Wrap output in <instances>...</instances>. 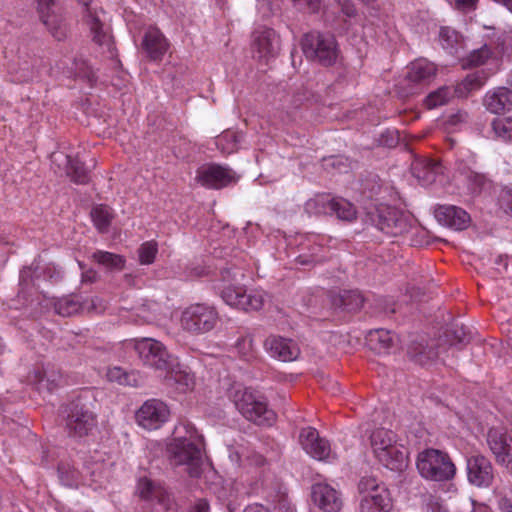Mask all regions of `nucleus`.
<instances>
[{"label":"nucleus","mask_w":512,"mask_h":512,"mask_svg":"<svg viewBox=\"0 0 512 512\" xmlns=\"http://www.w3.org/2000/svg\"><path fill=\"white\" fill-rule=\"evenodd\" d=\"M202 436L190 426L188 421H181L174 430V442L170 445L172 461L175 465L185 466L192 477H198L202 471Z\"/></svg>","instance_id":"1"},{"label":"nucleus","mask_w":512,"mask_h":512,"mask_svg":"<svg viewBox=\"0 0 512 512\" xmlns=\"http://www.w3.org/2000/svg\"><path fill=\"white\" fill-rule=\"evenodd\" d=\"M244 274L239 269L226 268L221 272L222 285L219 287L223 301L243 311H258L266 301V293L260 289L247 290L239 284Z\"/></svg>","instance_id":"2"},{"label":"nucleus","mask_w":512,"mask_h":512,"mask_svg":"<svg viewBox=\"0 0 512 512\" xmlns=\"http://www.w3.org/2000/svg\"><path fill=\"white\" fill-rule=\"evenodd\" d=\"M371 447L378 461L391 471L400 472L407 467L409 451L393 431L375 429L371 434Z\"/></svg>","instance_id":"3"},{"label":"nucleus","mask_w":512,"mask_h":512,"mask_svg":"<svg viewBox=\"0 0 512 512\" xmlns=\"http://www.w3.org/2000/svg\"><path fill=\"white\" fill-rule=\"evenodd\" d=\"M359 512H392L394 503L386 484L374 476L362 477L357 486Z\"/></svg>","instance_id":"4"},{"label":"nucleus","mask_w":512,"mask_h":512,"mask_svg":"<svg viewBox=\"0 0 512 512\" xmlns=\"http://www.w3.org/2000/svg\"><path fill=\"white\" fill-rule=\"evenodd\" d=\"M416 466L423 478L432 481L450 480L456 472L455 465L449 457L437 449H426L420 452Z\"/></svg>","instance_id":"5"},{"label":"nucleus","mask_w":512,"mask_h":512,"mask_svg":"<svg viewBox=\"0 0 512 512\" xmlns=\"http://www.w3.org/2000/svg\"><path fill=\"white\" fill-rule=\"evenodd\" d=\"M227 395L236 410L243 416H263L270 412L267 398L258 390L234 382L227 388Z\"/></svg>","instance_id":"6"},{"label":"nucleus","mask_w":512,"mask_h":512,"mask_svg":"<svg viewBox=\"0 0 512 512\" xmlns=\"http://www.w3.org/2000/svg\"><path fill=\"white\" fill-rule=\"evenodd\" d=\"M130 343L145 365L162 371H169L174 366L173 356L160 341L140 338L131 340Z\"/></svg>","instance_id":"7"},{"label":"nucleus","mask_w":512,"mask_h":512,"mask_svg":"<svg viewBox=\"0 0 512 512\" xmlns=\"http://www.w3.org/2000/svg\"><path fill=\"white\" fill-rule=\"evenodd\" d=\"M181 326L184 330L202 334L211 331L218 322V313L213 307L195 304L182 312Z\"/></svg>","instance_id":"8"},{"label":"nucleus","mask_w":512,"mask_h":512,"mask_svg":"<svg viewBox=\"0 0 512 512\" xmlns=\"http://www.w3.org/2000/svg\"><path fill=\"white\" fill-rule=\"evenodd\" d=\"M303 51L307 57L326 66L332 65L337 58L336 42L329 34L306 35L303 40Z\"/></svg>","instance_id":"9"},{"label":"nucleus","mask_w":512,"mask_h":512,"mask_svg":"<svg viewBox=\"0 0 512 512\" xmlns=\"http://www.w3.org/2000/svg\"><path fill=\"white\" fill-rule=\"evenodd\" d=\"M280 48V37L274 29L262 26L253 31L251 35L253 58L268 62L279 54Z\"/></svg>","instance_id":"10"},{"label":"nucleus","mask_w":512,"mask_h":512,"mask_svg":"<svg viewBox=\"0 0 512 512\" xmlns=\"http://www.w3.org/2000/svg\"><path fill=\"white\" fill-rule=\"evenodd\" d=\"M79 3L85 8L83 19L88 27L92 40L100 45L111 47V36L109 27L105 23V13L97 6H92L91 0H79Z\"/></svg>","instance_id":"11"},{"label":"nucleus","mask_w":512,"mask_h":512,"mask_svg":"<svg viewBox=\"0 0 512 512\" xmlns=\"http://www.w3.org/2000/svg\"><path fill=\"white\" fill-rule=\"evenodd\" d=\"M299 441L305 452L316 460L331 461L335 458L328 441L321 438L315 428H303Z\"/></svg>","instance_id":"12"},{"label":"nucleus","mask_w":512,"mask_h":512,"mask_svg":"<svg viewBox=\"0 0 512 512\" xmlns=\"http://www.w3.org/2000/svg\"><path fill=\"white\" fill-rule=\"evenodd\" d=\"M487 442L497 463L512 473L511 438L502 428H491L488 432Z\"/></svg>","instance_id":"13"},{"label":"nucleus","mask_w":512,"mask_h":512,"mask_svg":"<svg viewBox=\"0 0 512 512\" xmlns=\"http://www.w3.org/2000/svg\"><path fill=\"white\" fill-rule=\"evenodd\" d=\"M196 180L202 186L218 189L235 182L237 176L227 167L211 164L198 169Z\"/></svg>","instance_id":"14"},{"label":"nucleus","mask_w":512,"mask_h":512,"mask_svg":"<svg viewBox=\"0 0 512 512\" xmlns=\"http://www.w3.org/2000/svg\"><path fill=\"white\" fill-rule=\"evenodd\" d=\"M28 381L40 392H53L65 384L62 373L51 365L35 367L29 373Z\"/></svg>","instance_id":"15"},{"label":"nucleus","mask_w":512,"mask_h":512,"mask_svg":"<svg viewBox=\"0 0 512 512\" xmlns=\"http://www.w3.org/2000/svg\"><path fill=\"white\" fill-rule=\"evenodd\" d=\"M311 498L324 512H339L342 508L340 492L326 482H316L312 485Z\"/></svg>","instance_id":"16"},{"label":"nucleus","mask_w":512,"mask_h":512,"mask_svg":"<svg viewBox=\"0 0 512 512\" xmlns=\"http://www.w3.org/2000/svg\"><path fill=\"white\" fill-rule=\"evenodd\" d=\"M264 349L270 357L283 362L294 361L300 355V348L294 340L277 335L266 338Z\"/></svg>","instance_id":"17"},{"label":"nucleus","mask_w":512,"mask_h":512,"mask_svg":"<svg viewBox=\"0 0 512 512\" xmlns=\"http://www.w3.org/2000/svg\"><path fill=\"white\" fill-rule=\"evenodd\" d=\"M377 217V227L388 235L398 236L408 230L407 217L396 208L382 206Z\"/></svg>","instance_id":"18"},{"label":"nucleus","mask_w":512,"mask_h":512,"mask_svg":"<svg viewBox=\"0 0 512 512\" xmlns=\"http://www.w3.org/2000/svg\"><path fill=\"white\" fill-rule=\"evenodd\" d=\"M468 480L478 487H488L494 478L491 462L481 455H475L467 460Z\"/></svg>","instance_id":"19"},{"label":"nucleus","mask_w":512,"mask_h":512,"mask_svg":"<svg viewBox=\"0 0 512 512\" xmlns=\"http://www.w3.org/2000/svg\"><path fill=\"white\" fill-rule=\"evenodd\" d=\"M105 308L103 302L98 297H92L81 303L78 297L69 296L59 299L55 303V311L61 316H71L79 311H95L101 312Z\"/></svg>","instance_id":"20"},{"label":"nucleus","mask_w":512,"mask_h":512,"mask_svg":"<svg viewBox=\"0 0 512 512\" xmlns=\"http://www.w3.org/2000/svg\"><path fill=\"white\" fill-rule=\"evenodd\" d=\"M142 48L149 59L160 61L169 49V42L158 28L150 27L143 37Z\"/></svg>","instance_id":"21"},{"label":"nucleus","mask_w":512,"mask_h":512,"mask_svg":"<svg viewBox=\"0 0 512 512\" xmlns=\"http://www.w3.org/2000/svg\"><path fill=\"white\" fill-rule=\"evenodd\" d=\"M436 219L445 226L455 230H463L470 223V216L460 207L442 205L435 209Z\"/></svg>","instance_id":"22"},{"label":"nucleus","mask_w":512,"mask_h":512,"mask_svg":"<svg viewBox=\"0 0 512 512\" xmlns=\"http://www.w3.org/2000/svg\"><path fill=\"white\" fill-rule=\"evenodd\" d=\"M502 51L492 50L488 45L473 50L464 60V67L491 66L492 73L499 69V59Z\"/></svg>","instance_id":"23"},{"label":"nucleus","mask_w":512,"mask_h":512,"mask_svg":"<svg viewBox=\"0 0 512 512\" xmlns=\"http://www.w3.org/2000/svg\"><path fill=\"white\" fill-rule=\"evenodd\" d=\"M484 106L494 114L510 111L512 109V91L505 87H499L486 93Z\"/></svg>","instance_id":"24"},{"label":"nucleus","mask_w":512,"mask_h":512,"mask_svg":"<svg viewBox=\"0 0 512 512\" xmlns=\"http://www.w3.org/2000/svg\"><path fill=\"white\" fill-rule=\"evenodd\" d=\"M39 14L44 25L54 37L60 39L64 33L61 31L62 18L57 13L53 0H38Z\"/></svg>","instance_id":"25"},{"label":"nucleus","mask_w":512,"mask_h":512,"mask_svg":"<svg viewBox=\"0 0 512 512\" xmlns=\"http://www.w3.org/2000/svg\"><path fill=\"white\" fill-rule=\"evenodd\" d=\"M412 173L422 185H430L442 175L443 168L434 160H416L412 164Z\"/></svg>","instance_id":"26"},{"label":"nucleus","mask_w":512,"mask_h":512,"mask_svg":"<svg viewBox=\"0 0 512 512\" xmlns=\"http://www.w3.org/2000/svg\"><path fill=\"white\" fill-rule=\"evenodd\" d=\"M368 345L372 350L378 353L388 352L398 345L397 335L385 329H376L370 331L367 336Z\"/></svg>","instance_id":"27"},{"label":"nucleus","mask_w":512,"mask_h":512,"mask_svg":"<svg viewBox=\"0 0 512 512\" xmlns=\"http://www.w3.org/2000/svg\"><path fill=\"white\" fill-rule=\"evenodd\" d=\"M52 157L55 162L65 160L66 173L73 182L84 184L88 181L89 177L87 169L79 159H72L70 156L64 155L63 153H54Z\"/></svg>","instance_id":"28"},{"label":"nucleus","mask_w":512,"mask_h":512,"mask_svg":"<svg viewBox=\"0 0 512 512\" xmlns=\"http://www.w3.org/2000/svg\"><path fill=\"white\" fill-rule=\"evenodd\" d=\"M94 397L90 391L79 395L75 400L65 406L67 416H91L94 414Z\"/></svg>","instance_id":"29"},{"label":"nucleus","mask_w":512,"mask_h":512,"mask_svg":"<svg viewBox=\"0 0 512 512\" xmlns=\"http://www.w3.org/2000/svg\"><path fill=\"white\" fill-rule=\"evenodd\" d=\"M436 73V67L426 59H418L410 64L407 79L413 83H422L431 79Z\"/></svg>","instance_id":"30"},{"label":"nucleus","mask_w":512,"mask_h":512,"mask_svg":"<svg viewBox=\"0 0 512 512\" xmlns=\"http://www.w3.org/2000/svg\"><path fill=\"white\" fill-rule=\"evenodd\" d=\"M489 75L490 74H487L484 71H477L468 74L465 79L455 87V95L458 97H466L471 91L480 89L486 82Z\"/></svg>","instance_id":"31"},{"label":"nucleus","mask_w":512,"mask_h":512,"mask_svg":"<svg viewBox=\"0 0 512 512\" xmlns=\"http://www.w3.org/2000/svg\"><path fill=\"white\" fill-rule=\"evenodd\" d=\"M408 355L420 365H426L438 357L434 344L412 343L408 348Z\"/></svg>","instance_id":"32"},{"label":"nucleus","mask_w":512,"mask_h":512,"mask_svg":"<svg viewBox=\"0 0 512 512\" xmlns=\"http://www.w3.org/2000/svg\"><path fill=\"white\" fill-rule=\"evenodd\" d=\"M133 411H135L136 416H167L172 413L169 405L165 401L156 398L146 400Z\"/></svg>","instance_id":"33"},{"label":"nucleus","mask_w":512,"mask_h":512,"mask_svg":"<svg viewBox=\"0 0 512 512\" xmlns=\"http://www.w3.org/2000/svg\"><path fill=\"white\" fill-rule=\"evenodd\" d=\"M163 488L155 485L148 478H140L136 487V494L145 501H162Z\"/></svg>","instance_id":"34"},{"label":"nucleus","mask_w":512,"mask_h":512,"mask_svg":"<svg viewBox=\"0 0 512 512\" xmlns=\"http://www.w3.org/2000/svg\"><path fill=\"white\" fill-rule=\"evenodd\" d=\"M458 170L466 182L468 191L472 194L479 193L487 184V179L483 174L468 167H459Z\"/></svg>","instance_id":"35"},{"label":"nucleus","mask_w":512,"mask_h":512,"mask_svg":"<svg viewBox=\"0 0 512 512\" xmlns=\"http://www.w3.org/2000/svg\"><path fill=\"white\" fill-rule=\"evenodd\" d=\"M241 139V133L227 130L216 138L215 143L223 154H231L237 151Z\"/></svg>","instance_id":"36"},{"label":"nucleus","mask_w":512,"mask_h":512,"mask_svg":"<svg viewBox=\"0 0 512 512\" xmlns=\"http://www.w3.org/2000/svg\"><path fill=\"white\" fill-rule=\"evenodd\" d=\"M114 215L110 207L107 205H96L91 210V218L98 231L106 232Z\"/></svg>","instance_id":"37"},{"label":"nucleus","mask_w":512,"mask_h":512,"mask_svg":"<svg viewBox=\"0 0 512 512\" xmlns=\"http://www.w3.org/2000/svg\"><path fill=\"white\" fill-rule=\"evenodd\" d=\"M335 198L329 195H317L315 198L306 202V210L313 214H333V204Z\"/></svg>","instance_id":"38"},{"label":"nucleus","mask_w":512,"mask_h":512,"mask_svg":"<svg viewBox=\"0 0 512 512\" xmlns=\"http://www.w3.org/2000/svg\"><path fill=\"white\" fill-rule=\"evenodd\" d=\"M106 377L108 381L115 382L124 386H136L137 385V375L134 372H127L123 370L121 367L114 366L108 368L106 372Z\"/></svg>","instance_id":"39"},{"label":"nucleus","mask_w":512,"mask_h":512,"mask_svg":"<svg viewBox=\"0 0 512 512\" xmlns=\"http://www.w3.org/2000/svg\"><path fill=\"white\" fill-rule=\"evenodd\" d=\"M439 39L444 49L448 50L450 53H458L462 44V39L457 31L448 27L441 28Z\"/></svg>","instance_id":"40"},{"label":"nucleus","mask_w":512,"mask_h":512,"mask_svg":"<svg viewBox=\"0 0 512 512\" xmlns=\"http://www.w3.org/2000/svg\"><path fill=\"white\" fill-rule=\"evenodd\" d=\"M170 378L174 381L176 389L181 392H186L194 387V377L187 371L174 369L173 367L167 371Z\"/></svg>","instance_id":"41"},{"label":"nucleus","mask_w":512,"mask_h":512,"mask_svg":"<svg viewBox=\"0 0 512 512\" xmlns=\"http://www.w3.org/2000/svg\"><path fill=\"white\" fill-rule=\"evenodd\" d=\"M455 95L449 87H441L434 92H431L425 99V105L429 109L437 108L438 106L446 104Z\"/></svg>","instance_id":"42"},{"label":"nucleus","mask_w":512,"mask_h":512,"mask_svg":"<svg viewBox=\"0 0 512 512\" xmlns=\"http://www.w3.org/2000/svg\"><path fill=\"white\" fill-rule=\"evenodd\" d=\"M340 220L353 221L356 218V209L349 201L343 198H335L333 204V214Z\"/></svg>","instance_id":"43"},{"label":"nucleus","mask_w":512,"mask_h":512,"mask_svg":"<svg viewBox=\"0 0 512 512\" xmlns=\"http://www.w3.org/2000/svg\"><path fill=\"white\" fill-rule=\"evenodd\" d=\"M492 130L496 138L512 141V117L495 119L492 122Z\"/></svg>","instance_id":"44"},{"label":"nucleus","mask_w":512,"mask_h":512,"mask_svg":"<svg viewBox=\"0 0 512 512\" xmlns=\"http://www.w3.org/2000/svg\"><path fill=\"white\" fill-rule=\"evenodd\" d=\"M92 257L97 263L107 268L122 269L124 266V259L120 255L110 252L97 251Z\"/></svg>","instance_id":"45"},{"label":"nucleus","mask_w":512,"mask_h":512,"mask_svg":"<svg viewBox=\"0 0 512 512\" xmlns=\"http://www.w3.org/2000/svg\"><path fill=\"white\" fill-rule=\"evenodd\" d=\"M158 253V245L155 241H146L138 249V259L142 265H150L154 262Z\"/></svg>","instance_id":"46"},{"label":"nucleus","mask_w":512,"mask_h":512,"mask_svg":"<svg viewBox=\"0 0 512 512\" xmlns=\"http://www.w3.org/2000/svg\"><path fill=\"white\" fill-rule=\"evenodd\" d=\"M468 121V114L465 111L458 110L455 113H452L447 116L445 120V128L447 131L451 132L458 128H460L462 125L466 124Z\"/></svg>","instance_id":"47"},{"label":"nucleus","mask_w":512,"mask_h":512,"mask_svg":"<svg viewBox=\"0 0 512 512\" xmlns=\"http://www.w3.org/2000/svg\"><path fill=\"white\" fill-rule=\"evenodd\" d=\"M67 427L70 430L71 435L83 436L87 434L89 430L88 420L90 418H67Z\"/></svg>","instance_id":"48"},{"label":"nucleus","mask_w":512,"mask_h":512,"mask_svg":"<svg viewBox=\"0 0 512 512\" xmlns=\"http://www.w3.org/2000/svg\"><path fill=\"white\" fill-rule=\"evenodd\" d=\"M236 348L243 357H250L254 350L253 338L250 335L239 338L236 343Z\"/></svg>","instance_id":"49"},{"label":"nucleus","mask_w":512,"mask_h":512,"mask_svg":"<svg viewBox=\"0 0 512 512\" xmlns=\"http://www.w3.org/2000/svg\"><path fill=\"white\" fill-rule=\"evenodd\" d=\"M166 418H135L137 425L147 431L160 428Z\"/></svg>","instance_id":"50"},{"label":"nucleus","mask_w":512,"mask_h":512,"mask_svg":"<svg viewBox=\"0 0 512 512\" xmlns=\"http://www.w3.org/2000/svg\"><path fill=\"white\" fill-rule=\"evenodd\" d=\"M499 205L506 212L512 215V188L505 187L499 194Z\"/></svg>","instance_id":"51"},{"label":"nucleus","mask_w":512,"mask_h":512,"mask_svg":"<svg viewBox=\"0 0 512 512\" xmlns=\"http://www.w3.org/2000/svg\"><path fill=\"white\" fill-rule=\"evenodd\" d=\"M478 0H455L454 6L456 9L467 12L475 9Z\"/></svg>","instance_id":"52"},{"label":"nucleus","mask_w":512,"mask_h":512,"mask_svg":"<svg viewBox=\"0 0 512 512\" xmlns=\"http://www.w3.org/2000/svg\"><path fill=\"white\" fill-rule=\"evenodd\" d=\"M338 5L341 7L342 12L351 17L355 14V8L351 0H335Z\"/></svg>","instance_id":"53"},{"label":"nucleus","mask_w":512,"mask_h":512,"mask_svg":"<svg viewBox=\"0 0 512 512\" xmlns=\"http://www.w3.org/2000/svg\"><path fill=\"white\" fill-rule=\"evenodd\" d=\"M295 4L299 6H307L311 11H315L318 9L320 0H292Z\"/></svg>","instance_id":"54"},{"label":"nucleus","mask_w":512,"mask_h":512,"mask_svg":"<svg viewBox=\"0 0 512 512\" xmlns=\"http://www.w3.org/2000/svg\"><path fill=\"white\" fill-rule=\"evenodd\" d=\"M142 310H143V309H139V312H137L136 314L131 315V317H129V319H128V320H130V321H132V322H134V323H136V324H142V323L148 322V321H149V319H148V318H146V317H144V316H142V315L140 314V312H141Z\"/></svg>","instance_id":"55"},{"label":"nucleus","mask_w":512,"mask_h":512,"mask_svg":"<svg viewBox=\"0 0 512 512\" xmlns=\"http://www.w3.org/2000/svg\"><path fill=\"white\" fill-rule=\"evenodd\" d=\"M499 507L501 512H512V502L509 499H502Z\"/></svg>","instance_id":"56"},{"label":"nucleus","mask_w":512,"mask_h":512,"mask_svg":"<svg viewBox=\"0 0 512 512\" xmlns=\"http://www.w3.org/2000/svg\"><path fill=\"white\" fill-rule=\"evenodd\" d=\"M244 512H269L265 507L261 505H249L245 508Z\"/></svg>","instance_id":"57"},{"label":"nucleus","mask_w":512,"mask_h":512,"mask_svg":"<svg viewBox=\"0 0 512 512\" xmlns=\"http://www.w3.org/2000/svg\"><path fill=\"white\" fill-rule=\"evenodd\" d=\"M194 512H208V505L205 501H200L195 506Z\"/></svg>","instance_id":"58"},{"label":"nucleus","mask_w":512,"mask_h":512,"mask_svg":"<svg viewBox=\"0 0 512 512\" xmlns=\"http://www.w3.org/2000/svg\"><path fill=\"white\" fill-rule=\"evenodd\" d=\"M338 383L335 382V381H328L327 383V386H326V389L331 391L332 393H336L337 391H339V387H338Z\"/></svg>","instance_id":"59"},{"label":"nucleus","mask_w":512,"mask_h":512,"mask_svg":"<svg viewBox=\"0 0 512 512\" xmlns=\"http://www.w3.org/2000/svg\"><path fill=\"white\" fill-rule=\"evenodd\" d=\"M31 271H32V267L28 268V269H24L22 272H21V281L22 282H25L27 280L28 277L31 276Z\"/></svg>","instance_id":"60"},{"label":"nucleus","mask_w":512,"mask_h":512,"mask_svg":"<svg viewBox=\"0 0 512 512\" xmlns=\"http://www.w3.org/2000/svg\"><path fill=\"white\" fill-rule=\"evenodd\" d=\"M357 299V306H361L363 303L362 297L359 294L353 293L352 294Z\"/></svg>","instance_id":"61"},{"label":"nucleus","mask_w":512,"mask_h":512,"mask_svg":"<svg viewBox=\"0 0 512 512\" xmlns=\"http://www.w3.org/2000/svg\"><path fill=\"white\" fill-rule=\"evenodd\" d=\"M263 462H264L263 457H262V456H260V455H258V456H257V459L255 460V463H256L257 465H260V464H262Z\"/></svg>","instance_id":"62"},{"label":"nucleus","mask_w":512,"mask_h":512,"mask_svg":"<svg viewBox=\"0 0 512 512\" xmlns=\"http://www.w3.org/2000/svg\"><path fill=\"white\" fill-rule=\"evenodd\" d=\"M299 261L301 264H307L309 262H312L313 260H303V257L302 256H299L298 257Z\"/></svg>","instance_id":"63"},{"label":"nucleus","mask_w":512,"mask_h":512,"mask_svg":"<svg viewBox=\"0 0 512 512\" xmlns=\"http://www.w3.org/2000/svg\"><path fill=\"white\" fill-rule=\"evenodd\" d=\"M230 458H231L232 461H235V462H237L240 459L238 454H236L235 458H234V456L232 454H230Z\"/></svg>","instance_id":"64"}]
</instances>
